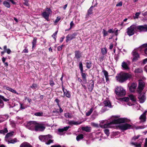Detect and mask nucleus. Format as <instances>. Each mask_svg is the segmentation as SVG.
Here are the masks:
<instances>
[{
  "label": "nucleus",
  "mask_w": 147,
  "mask_h": 147,
  "mask_svg": "<svg viewBox=\"0 0 147 147\" xmlns=\"http://www.w3.org/2000/svg\"><path fill=\"white\" fill-rule=\"evenodd\" d=\"M0 98L5 102L8 101L9 100V99L5 98L3 96L1 95H0Z\"/></svg>",
  "instance_id": "a19ab883"
},
{
  "label": "nucleus",
  "mask_w": 147,
  "mask_h": 147,
  "mask_svg": "<svg viewBox=\"0 0 147 147\" xmlns=\"http://www.w3.org/2000/svg\"><path fill=\"white\" fill-rule=\"evenodd\" d=\"M104 104L105 106L108 107H111V105L109 100H105L104 102Z\"/></svg>",
  "instance_id": "b1692460"
},
{
  "label": "nucleus",
  "mask_w": 147,
  "mask_h": 147,
  "mask_svg": "<svg viewBox=\"0 0 147 147\" xmlns=\"http://www.w3.org/2000/svg\"><path fill=\"white\" fill-rule=\"evenodd\" d=\"M94 87V82L93 80H91L88 86V88L90 92H92Z\"/></svg>",
  "instance_id": "ddd939ff"
},
{
  "label": "nucleus",
  "mask_w": 147,
  "mask_h": 147,
  "mask_svg": "<svg viewBox=\"0 0 147 147\" xmlns=\"http://www.w3.org/2000/svg\"><path fill=\"white\" fill-rule=\"evenodd\" d=\"M140 13L139 12H137L135 14V16L134 17V18H138L139 16L140 15Z\"/></svg>",
  "instance_id": "5fc2aeb1"
},
{
  "label": "nucleus",
  "mask_w": 147,
  "mask_h": 147,
  "mask_svg": "<svg viewBox=\"0 0 147 147\" xmlns=\"http://www.w3.org/2000/svg\"><path fill=\"white\" fill-rule=\"evenodd\" d=\"M43 115L42 112H37L35 113L34 115L36 116H42Z\"/></svg>",
  "instance_id": "de8ad7c7"
},
{
  "label": "nucleus",
  "mask_w": 147,
  "mask_h": 147,
  "mask_svg": "<svg viewBox=\"0 0 147 147\" xmlns=\"http://www.w3.org/2000/svg\"><path fill=\"white\" fill-rule=\"evenodd\" d=\"M25 2L23 3V4L25 5L26 6H28L29 5V4L28 3V0H24Z\"/></svg>",
  "instance_id": "3c124183"
},
{
  "label": "nucleus",
  "mask_w": 147,
  "mask_h": 147,
  "mask_svg": "<svg viewBox=\"0 0 147 147\" xmlns=\"http://www.w3.org/2000/svg\"><path fill=\"white\" fill-rule=\"evenodd\" d=\"M137 30H139V32L147 31V25H145L142 26H136Z\"/></svg>",
  "instance_id": "9d476101"
},
{
  "label": "nucleus",
  "mask_w": 147,
  "mask_h": 147,
  "mask_svg": "<svg viewBox=\"0 0 147 147\" xmlns=\"http://www.w3.org/2000/svg\"><path fill=\"white\" fill-rule=\"evenodd\" d=\"M3 49H4V51H5V52H7L8 54H10L11 52V51L9 49H7V46L6 45L4 46Z\"/></svg>",
  "instance_id": "7c9ffc66"
},
{
  "label": "nucleus",
  "mask_w": 147,
  "mask_h": 147,
  "mask_svg": "<svg viewBox=\"0 0 147 147\" xmlns=\"http://www.w3.org/2000/svg\"><path fill=\"white\" fill-rule=\"evenodd\" d=\"M62 46H60L57 47V49L59 51L61 50L62 49Z\"/></svg>",
  "instance_id": "774afa93"
},
{
  "label": "nucleus",
  "mask_w": 147,
  "mask_h": 147,
  "mask_svg": "<svg viewBox=\"0 0 147 147\" xmlns=\"http://www.w3.org/2000/svg\"><path fill=\"white\" fill-rule=\"evenodd\" d=\"M136 30V26L133 24L127 29V33L129 36H131L133 35Z\"/></svg>",
  "instance_id": "20e7f679"
},
{
  "label": "nucleus",
  "mask_w": 147,
  "mask_h": 147,
  "mask_svg": "<svg viewBox=\"0 0 147 147\" xmlns=\"http://www.w3.org/2000/svg\"><path fill=\"white\" fill-rule=\"evenodd\" d=\"M103 72L104 73V74L105 76V77L109 76H108V72L106 71L105 70H103Z\"/></svg>",
  "instance_id": "603ef678"
},
{
  "label": "nucleus",
  "mask_w": 147,
  "mask_h": 147,
  "mask_svg": "<svg viewBox=\"0 0 147 147\" xmlns=\"http://www.w3.org/2000/svg\"><path fill=\"white\" fill-rule=\"evenodd\" d=\"M82 130L85 131L86 132H89L91 130V127H88V126L85 127H83L82 128Z\"/></svg>",
  "instance_id": "5701e85b"
},
{
  "label": "nucleus",
  "mask_w": 147,
  "mask_h": 147,
  "mask_svg": "<svg viewBox=\"0 0 147 147\" xmlns=\"http://www.w3.org/2000/svg\"><path fill=\"white\" fill-rule=\"evenodd\" d=\"M84 138V135L82 134L78 135L76 136V139L77 141H79Z\"/></svg>",
  "instance_id": "2f4dec72"
},
{
  "label": "nucleus",
  "mask_w": 147,
  "mask_h": 147,
  "mask_svg": "<svg viewBox=\"0 0 147 147\" xmlns=\"http://www.w3.org/2000/svg\"><path fill=\"white\" fill-rule=\"evenodd\" d=\"M129 100V98L128 97H125L123 98V100L125 102H127Z\"/></svg>",
  "instance_id": "bf43d9fd"
},
{
  "label": "nucleus",
  "mask_w": 147,
  "mask_h": 147,
  "mask_svg": "<svg viewBox=\"0 0 147 147\" xmlns=\"http://www.w3.org/2000/svg\"><path fill=\"white\" fill-rule=\"evenodd\" d=\"M57 32L58 31H57L55 32L52 36V37H53V38L55 40L56 39V35L57 34Z\"/></svg>",
  "instance_id": "8fccbe9b"
},
{
  "label": "nucleus",
  "mask_w": 147,
  "mask_h": 147,
  "mask_svg": "<svg viewBox=\"0 0 147 147\" xmlns=\"http://www.w3.org/2000/svg\"><path fill=\"white\" fill-rule=\"evenodd\" d=\"M60 19H61L60 18H59V17H57L55 21V23H57L60 20Z\"/></svg>",
  "instance_id": "052dcab7"
},
{
  "label": "nucleus",
  "mask_w": 147,
  "mask_h": 147,
  "mask_svg": "<svg viewBox=\"0 0 147 147\" xmlns=\"http://www.w3.org/2000/svg\"><path fill=\"white\" fill-rule=\"evenodd\" d=\"M3 4L6 7L9 8L10 7L9 3L6 1H4L3 2Z\"/></svg>",
  "instance_id": "c9c22d12"
},
{
  "label": "nucleus",
  "mask_w": 147,
  "mask_h": 147,
  "mask_svg": "<svg viewBox=\"0 0 147 147\" xmlns=\"http://www.w3.org/2000/svg\"><path fill=\"white\" fill-rule=\"evenodd\" d=\"M45 128V125L42 123H39L36 122L35 130L36 131H43Z\"/></svg>",
  "instance_id": "0eeeda50"
},
{
  "label": "nucleus",
  "mask_w": 147,
  "mask_h": 147,
  "mask_svg": "<svg viewBox=\"0 0 147 147\" xmlns=\"http://www.w3.org/2000/svg\"><path fill=\"white\" fill-rule=\"evenodd\" d=\"M122 5V2L121 1L119 2L117 4L116 6L117 7L121 6Z\"/></svg>",
  "instance_id": "4d7b16f0"
},
{
  "label": "nucleus",
  "mask_w": 147,
  "mask_h": 147,
  "mask_svg": "<svg viewBox=\"0 0 147 147\" xmlns=\"http://www.w3.org/2000/svg\"><path fill=\"white\" fill-rule=\"evenodd\" d=\"M139 93V96L138 98L140 101V102L141 103L144 102L145 99V96L144 94H142L141 92Z\"/></svg>",
  "instance_id": "4468645a"
},
{
  "label": "nucleus",
  "mask_w": 147,
  "mask_h": 147,
  "mask_svg": "<svg viewBox=\"0 0 147 147\" xmlns=\"http://www.w3.org/2000/svg\"><path fill=\"white\" fill-rule=\"evenodd\" d=\"M43 17L46 19H47L49 17V14L47 12L45 11L42 13Z\"/></svg>",
  "instance_id": "473e14b6"
},
{
  "label": "nucleus",
  "mask_w": 147,
  "mask_h": 147,
  "mask_svg": "<svg viewBox=\"0 0 147 147\" xmlns=\"http://www.w3.org/2000/svg\"><path fill=\"white\" fill-rule=\"evenodd\" d=\"M144 47H146V48L144 50V52L145 54L147 55V44H143L140 47V48L141 49Z\"/></svg>",
  "instance_id": "f704fd0d"
},
{
  "label": "nucleus",
  "mask_w": 147,
  "mask_h": 147,
  "mask_svg": "<svg viewBox=\"0 0 147 147\" xmlns=\"http://www.w3.org/2000/svg\"><path fill=\"white\" fill-rule=\"evenodd\" d=\"M70 127L69 126H66L64 127L62 129H59L58 131L60 132H63L64 131H66Z\"/></svg>",
  "instance_id": "4be33fe9"
},
{
  "label": "nucleus",
  "mask_w": 147,
  "mask_h": 147,
  "mask_svg": "<svg viewBox=\"0 0 147 147\" xmlns=\"http://www.w3.org/2000/svg\"><path fill=\"white\" fill-rule=\"evenodd\" d=\"M105 121L104 120L101 121L99 125L100 127L103 128H110L112 127L113 124L128 122L127 119L126 118H120L114 120L111 122L105 124L103 125V124L104 123Z\"/></svg>",
  "instance_id": "f257e3e1"
},
{
  "label": "nucleus",
  "mask_w": 147,
  "mask_h": 147,
  "mask_svg": "<svg viewBox=\"0 0 147 147\" xmlns=\"http://www.w3.org/2000/svg\"><path fill=\"white\" fill-rule=\"evenodd\" d=\"M115 92L117 95L121 96H124L125 94V91L121 87H117L115 90Z\"/></svg>",
  "instance_id": "39448f33"
},
{
  "label": "nucleus",
  "mask_w": 147,
  "mask_h": 147,
  "mask_svg": "<svg viewBox=\"0 0 147 147\" xmlns=\"http://www.w3.org/2000/svg\"><path fill=\"white\" fill-rule=\"evenodd\" d=\"M20 147H32L28 143L26 142L23 143L21 144Z\"/></svg>",
  "instance_id": "412c9836"
},
{
  "label": "nucleus",
  "mask_w": 147,
  "mask_h": 147,
  "mask_svg": "<svg viewBox=\"0 0 147 147\" xmlns=\"http://www.w3.org/2000/svg\"><path fill=\"white\" fill-rule=\"evenodd\" d=\"M144 86V83L142 81H139L138 87L137 90L138 93L142 92V91L143 90Z\"/></svg>",
  "instance_id": "1a4fd4ad"
},
{
  "label": "nucleus",
  "mask_w": 147,
  "mask_h": 147,
  "mask_svg": "<svg viewBox=\"0 0 147 147\" xmlns=\"http://www.w3.org/2000/svg\"><path fill=\"white\" fill-rule=\"evenodd\" d=\"M36 122L35 121H30L28 122L26 124V127L28 129L32 130L35 129Z\"/></svg>",
  "instance_id": "423d86ee"
},
{
  "label": "nucleus",
  "mask_w": 147,
  "mask_h": 147,
  "mask_svg": "<svg viewBox=\"0 0 147 147\" xmlns=\"http://www.w3.org/2000/svg\"><path fill=\"white\" fill-rule=\"evenodd\" d=\"M55 101L57 103L58 106L59 105V103L60 102V100L58 98H56L55 100Z\"/></svg>",
  "instance_id": "e2e57ef3"
},
{
  "label": "nucleus",
  "mask_w": 147,
  "mask_h": 147,
  "mask_svg": "<svg viewBox=\"0 0 147 147\" xmlns=\"http://www.w3.org/2000/svg\"><path fill=\"white\" fill-rule=\"evenodd\" d=\"M130 99L132 101H136V98L132 94H130L129 95Z\"/></svg>",
  "instance_id": "4c0bfd02"
},
{
  "label": "nucleus",
  "mask_w": 147,
  "mask_h": 147,
  "mask_svg": "<svg viewBox=\"0 0 147 147\" xmlns=\"http://www.w3.org/2000/svg\"><path fill=\"white\" fill-rule=\"evenodd\" d=\"M7 141L8 144L10 143L14 144L17 142V140L16 138H14L13 139H9L8 140H7Z\"/></svg>",
  "instance_id": "c85d7f7f"
},
{
  "label": "nucleus",
  "mask_w": 147,
  "mask_h": 147,
  "mask_svg": "<svg viewBox=\"0 0 147 147\" xmlns=\"http://www.w3.org/2000/svg\"><path fill=\"white\" fill-rule=\"evenodd\" d=\"M102 33L103 34V36H106L108 35V32H107L105 29H103L102 30Z\"/></svg>",
  "instance_id": "a18cd8bd"
},
{
  "label": "nucleus",
  "mask_w": 147,
  "mask_h": 147,
  "mask_svg": "<svg viewBox=\"0 0 147 147\" xmlns=\"http://www.w3.org/2000/svg\"><path fill=\"white\" fill-rule=\"evenodd\" d=\"M137 86V84L135 83H133L129 88V90L130 91L133 92L135 91L136 87Z\"/></svg>",
  "instance_id": "dca6fc26"
},
{
  "label": "nucleus",
  "mask_w": 147,
  "mask_h": 147,
  "mask_svg": "<svg viewBox=\"0 0 147 147\" xmlns=\"http://www.w3.org/2000/svg\"><path fill=\"white\" fill-rule=\"evenodd\" d=\"M131 125L127 123L119 125V128L122 130H125L130 128Z\"/></svg>",
  "instance_id": "6e6552de"
},
{
  "label": "nucleus",
  "mask_w": 147,
  "mask_h": 147,
  "mask_svg": "<svg viewBox=\"0 0 147 147\" xmlns=\"http://www.w3.org/2000/svg\"><path fill=\"white\" fill-rule=\"evenodd\" d=\"M135 71L136 73H141L142 72V70L141 68H138L136 69L135 70Z\"/></svg>",
  "instance_id": "58836bf2"
},
{
  "label": "nucleus",
  "mask_w": 147,
  "mask_h": 147,
  "mask_svg": "<svg viewBox=\"0 0 147 147\" xmlns=\"http://www.w3.org/2000/svg\"><path fill=\"white\" fill-rule=\"evenodd\" d=\"M52 137L50 135L44 136H40L39 137V140L42 142H45L47 145H49L51 143H53V140H51Z\"/></svg>",
  "instance_id": "7ed1b4c3"
},
{
  "label": "nucleus",
  "mask_w": 147,
  "mask_h": 147,
  "mask_svg": "<svg viewBox=\"0 0 147 147\" xmlns=\"http://www.w3.org/2000/svg\"><path fill=\"white\" fill-rule=\"evenodd\" d=\"M20 109H24L25 108V107L23 106V105L21 103H20Z\"/></svg>",
  "instance_id": "680f3d73"
},
{
  "label": "nucleus",
  "mask_w": 147,
  "mask_h": 147,
  "mask_svg": "<svg viewBox=\"0 0 147 147\" xmlns=\"http://www.w3.org/2000/svg\"><path fill=\"white\" fill-rule=\"evenodd\" d=\"M117 80L119 82H123L126 80L131 78V75L128 73H120L116 77Z\"/></svg>",
  "instance_id": "f03ea898"
},
{
  "label": "nucleus",
  "mask_w": 147,
  "mask_h": 147,
  "mask_svg": "<svg viewBox=\"0 0 147 147\" xmlns=\"http://www.w3.org/2000/svg\"><path fill=\"white\" fill-rule=\"evenodd\" d=\"M50 85L51 86H53L55 84V83L54 81L53 80H50Z\"/></svg>",
  "instance_id": "864d4df0"
},
{
  "label": "nucleus",
  "mask_w": 147,
  "mask_h": 147,
  "mask_svg": "<svg viewBox=\"0 0 147 147\" xmlns=\"http://www.w3.org/2000/svg\"><path fill=\"white\" fill-rule=\"evenodd\" d=\"M140 136V135H138L137 136H134L133 138L132 139L135 140H136L138 139L139 137Z\"/></svg>",
  "instance_id": "13d9d810"
},
{
  "label": "nucleus",
  "mask_w": 147,
  "mask_h": 147,
  "mask_svg": "<svg viewBox=\"0 0 147 147\" xmlns=\"http://www.w3.org/2000/svg\"><path fill=\"white\" fill-rule=\"evenodd\" d=\"M135 147H141V144L136 143V144L135 145Z\"/></svg>",
  "instance_id": "0e129e2a"
},
{
  "label": "nucleus",
  "mask_w": 147,
  "mask_h": 147,
  "mask_svg": "<svg viewBox=\"0 0 147 147\" xmlns=\"http://www.w3.org/2000/svg\"><path fill=\"white\" fill-rule=\"evenodd\" d=\"M62 90L63 91L64 94L65 95L66 97L68 98H70L71 97V94L69 92L67 91V90L65 89L63 87V84L62 85Z\"/></svg>",
  "instance_id": "2eb2a0df"
},
{
  "label": "nucleus",
  "mask_w": 147,
  "mask_h": 147,
  "mask_svg": "<svg viewBox=\"0 0 147 147\" xmlns=\"http://www.w3.org/2000/svg\"><path fill=\"white\" fill-rule=\"evenodd\" d=\"M13 133L14 132L13 131H12L11 132L7 134L5 136V140L6 141H7V138L10 137L12 136L13 135Z\"/></svg>",
  "instance_id": "c756f323"
},
{
  "label": "nucleus",
  "mask_w": 147,
  "mask_h": 147,
  "mask_svg": "<svg viewBox=\"0 0 147 147\" xmlns=\"http://www.w3.org/2000/svg\"><path fill=\"white\" fill-rule=\"evenodd\" d=\"M108 32L110 33H113L114 32V31H113L112 29H110L109 30Z\"/></svg>",
  "instance_id": "69168bd1"
},
{
  "label": "nucleus",
  "mask_w": 147,
  "mask_h": 147,
  "mask_svg": "<svg viewBox=\"0 0 147 147\" xmlns=\"http://www.w3.org/2000/svg\"><path fill=\"white\" fill-rule=\"evenodd\" d=\"M79 68L80 69V71H83V65L81 62H80L79 63Z\"/></svg>",
  "instance_id": "ea45409f"
},
{
  "label": "nucleus",
  "mask_w": 147,
  "mask_h": 147,
  "mask_svg": "<svg viewBox=\"0 0 147 147\" xmlns=\"http://www.w3.org/2000/svg\"><path fill=\"white\" fill-rule=\"evenodd\" d=\"M65 117L67 118H71L72 117L71 114L69 113H65Z\"/></svg>",
  "instance_id": "c03bdc74"
},
{
  "label": "nucleus",
  "mask_w": 147,
  "mask_h": 147,
  "mask_svg": "<svg viewBox=\"0 0 147 147\" xmlns=\"http://www.w3.org/2000/svg\"><path fill=\"white\" fill-rule=\"evenodd\" d=\"M37 38L36 37H34L33 40L32 42V48H34L36 47V45L37 42Z\"/></svg>",
  "instance_id": "a878e982"
},
{
  "label": "nucleus",
  "mask_w": 147,
  "mask_h": 147,
  "mask_svg": "<svg viewBox=\"0 0 147 147\" xmlns=\"http://www.w3.org/2000/svg\"><path fill=\"white\" fill-rule=\"evenodd\" d=\"M28 50L27 49H25L23 50V51L22 52V53L24 52L25 53H28Z\"/></svg>",
  "instance_id": "338daca9"
},
{
  "label": "nucleus",
  "mask_w": 147,
  "mask_h": 147,
  "mask_svg": "<svg viewBox=\"0 0 147 147\" xmlns=\"http://www.w3.org/2000/svg\"><path fill=\"white\" fill-rule=\"evenodd\" d=\"M75 57L77 59H79L81 57V54L80 52L79 51H76L75 52Z\"/></svg>",
  "instance_id": "aec40b11"
},
{
  "label": "nucleus",
  "mask_w": 147,
  "mask_h": 147,
  "mask_svg": "<svg viewBox=\"0 0 147 147\" xmlns=\"http://www.w3.org/2000/svg\"><path fill=\"white\" fill-rule=\"evenodd\" d=\"M6 89L7 90H8L10 91V92H12L14 93L15 94H18V92H16V90L13 89L9 87H8V86L6 87Z\"/></svg>",
  "instance_id": "bb28decb"
},
{
  "label": "nucleus",
  "mask_w": 147,
  "mask_h": 147,
  "mask_svg": "<svg viewBox=\"0 0 147 147\" xmlns=\"http://www.w3.org/2000/svg\"><path fill=\"white\" fill-rule=\"evenodd\" d=\"M107 49L106 48H103L101 49V52L103 55H105L107 53Z\"/></svg>",
  "instance_id": "37998d69"
},
{
  "label": "nucleus",
  "mask_w": 147,
  "mask_h": 147,
  "mask_svg": "<svg viewBox=\"0 0 147 147\" xmlns=\"http://www.w3.org/2000/svg\"><path fill=\"white\" fill-rule=\"evenodd\" d=\"M83 72V71H80V73L81 74V76L83 81L86 82V77L87 74L84 73Z\"/></svg>",
  "instance_id": "393cba45"
},
{
  "label": "nucleus",
  "mask_w": 147,
  "mask_h": 147,
  "mask_svg": "<svg viewBox=\"0 0 147 147\" xmlns=\"http://www.w3.org/2000/svg\"><path fill=\"white\" fill-rule=\"evenodd\" d=\"M82 122H78L77 121H70L68 122V123L70 125H78L81 124Z\"/></svg>",
  "instance_id": "a211bd4d"
},
{
  "label": "nucleus",
  "mask_w": 147,
  "mask_h": 147,
  "mask_svg": "<svg viewBox=\"0 0 147 147\" xmlns=\"http://www.w3.org/2000/svg\"><path fill=\"white\" fill-rule=\"evenodd\" d=\"M121 66L125 69L128 70L129 69V67H128L127 64L124 61H123L122 63Z\"/></svg>",
  "instance_id": "6ab92c4d"
},
{
  "label": "nucleus",
  "mask_w": 147,
  "mask_h": 147,
  "mask_svg": "<svg viewBox=\"0 0 147 147\" xmlns=\"http://www.w3.org/2000/svg\"><path fill=\"white\" fill-rule=\"evenodd\" d=\"M92 66V63L90 61H88L86 63V67L88 69H90Z\"/></svg>",
  "instance_id": "e433bc0d"
},
{
  "label": "nucleus",
  "mask_w": 147,
  "mask_h": 147,
  "mask_svg": "<svg viewBox=\"0 0 147 147\" xmlns=\"http://www.w3.org/2000/svg\"><path fill=\"white\" fill-rule=\"evenodd\" d=\"M70 25V28L69 29V30H70L72 28L73 26L74 25V23L73 21H72L71 22Z\"/></svg>",
  "instance_id": "6e6d98bb"
},
{
  "label": "nucleus",
  "mask_w": 147,
  "mask_h": 147,
  "mask_svg": "<svg viewBox=\"0 0 147 147\" xmlns=\"http://www.w3.org/2000/svg\"><path fill=\"white\" fill-rule=\"evenodd\" d=\"M92 7H93V6H91L90 7V8L88 10L87 13L86 15V17H88V16L89 15L92 14Z\"/></svg>",
  "instance_id": "cd10ccee"
},
{
  "label": "nucleus",
  "mask_w": 147,
  "mask_h": 147,
  "mask_svg": "<svg viewBox=\"0 0 147 147\" xmlns=\"http://www.w3.org/2000/svg\"><path fill=\"white\" fill-rule=\"evenodd\" d=\"M94 110V109L93 107H92L90 109V111H88V112H86V116H88L90 115L91 113L93 112Z\"/></svg>",
  "instance_id": "72a5a7b5"
},
{
  "label": "nucleus",
  "mask_w": 147,
  "mask_h": 147,
  "mask_svg": "<svg viewBox=\"0 0 147 147\" xmlns=\"http://www.w3.org/2000/svg\"><path fill=\"white\" fill-rule=\"evenodd\" d=\"M4 104L3 101L0 99V108H2L3 107Z\"/></svg>",
  "instance_id": "49530a36"
},
{
  "label": "nucleus",
  "mask_w": 147,
  "mask_h": 147,
  "mask_svg": "<svg viewBox=\"0 0 147 147\" xmlns=\"http://www.w3.org/2000/svg\"><path fill=\"white\" fill-rule=\"evenodd\" d=\"M104 132L106 134L107 136L109 135L110 133L109 132V130L108 129H105L104 130Z\"/></svg>",
  "instance_id": "09e8293b"
},
{
  "label": "nucleus",
  "mask_w": 147,
  "mask_h": 147,
  "mask_svg": "<svg viewBox=\"0 0 147 147\" xmlns=\"http://www.w3.org/2000/svg\"><path fill=\"white\" fill-rule=\"evenodd\" d=\"M132 54L133 56V61H136L140 57L138 54L134 51L132 52Z\"/></svg>",
  "instance_id": "f8f14e48"
},
{
  "label": "nucleus",
  "mask_w": 147,
  "mask_h": 147,
  "mask_svg": "<svg viewBox=\"0 0 147 147\" xmlns=\"http://www.w3.org/2000/svg\"><path fill=\"white\" fill-rule=\"evenodd\" d=\"M77 34L75 32L72 34H69L66 37V41L67 42L68 41L71 40L75 38V36L77 35Z\"/></svg>",
  "instance_id": "9b49d317"
},
{
  "label": "nucleus",
  "mask_w": 147,
  "mask_h": 147,
  "mask_svg": "<svg viewBox=\"0 0 147 147\" xmlns=\"http://www.w3.org/2000/svg\"><path fill=\"white\" fill-rule=\"evenodd\" d=\"M30 88L33 89H35L36 88H38V86L37 84L34 83L32 84V86H30Z\"/></svg>",
  "instance_id": "79ce46f5"
},
{
  "label": "nucleus",
  "mask_w": 147,
  "mask_h": 147,
  "mask_svg": "<svg viewBox=\"0 0 147 147\" xmlns=\"http://www.w3.org/2000/svg\"><path fill=\"white\" fill-rule=\"evenodd\" d=\"M146 112L145 111L140 117L139 119L142 122H144L146 121Z\"/></svg>",
  "instance_id": "f3484780"
}]
</instances>
